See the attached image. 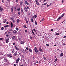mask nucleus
Here are the masks:
<instances>
[{
  "instance_id": "obj_33",
  "label": "nucleus",
  "mask_w": 66,
  "mask_h": 66,
  "mask_svg": "<svg viewBox=\"0 0 66 66\" xmlns=\"http://www.w3.org/2000/svg\"><path fill=\"white\" fill-rule=\"evenodd\" d=\"M1 30H4V28H3V27H2L1 28Z\"/></svg>"
},
{
  "instance_id": "obj_40",
  "label": "nucleus",
  "mask_w": 66,
  "mask_h": 66,
  "mask_svg": "<svg viewBox=\"0 0 66 66\" xmlns=\"http://www.w3.org/2000/svg\"><path fill=\"white\" fill-rule=\"evenodd\" d=\"M33 31H35V32H36V30H35V29H33Z\"/></svg>"
},
{
  "instance_id": "obj_47",
  "label": "nucleus",
  "mask_w": 66,
  "mask_h": 66,
  "mask_svg": "<svg viewBox=\"0 0 66 66\" xmlns=\"http://www.w3.org/2000/svg\"><path fill=\"white\" fill-rule=\"evenodd\" d=\"M13 45H15V43H13Z\"/></svg>"
},
{
  "instance_id": "obj_42",
  "label": "nucleus",
  "mask_w": 66,
  "mask_h": 66,
  "mask_svg": "<svg viewBox=\"0 0 66 66\" xmlns=\"http://www.w3.org/2000/svg\"><path fill=\"white\" fill-rule=\"evenodd\" d=\"M43 59L44 60H46V58L45 57H44Z\"/></svg>"
},
{
  "instance_id": "obj_6",
  "label": "nucleus",
  "mask_w": 66,
  "mask_h": 66,
  "mask_svg": "<svg viewBox=\"0 0 66 66\" xmlns=\"http://www.w3.org/2000/svg\"><path fill=\"white\" fill-rule=\"evenodd\" d=\"M4 60L5 61V62L6 63H8V62H9V61H8V60H7V59H6V58H4Z\"/></svg>"
},
{
  "instance_id": "obj_46",
  "label": "nucleus",
  "mask_w": 66,
  "mask_h": 66,
  "mask_svg": "<svg viewBox=\"0 0 66 66\" xmlns=\"http://www.w3.org/2000/svg\"><path fill=\"white\" fill-rule=\"evenodd\" d=\"M35 18H36V17H37V16H36V15H35Z\"/></svg>"
},
{
  "instance_id": "obj_11",
  "label": "nucleus",
  "mask_w": 66,
  "mask_h": 66,
  "mask_svg": "<svg viewBox=\"0 0 66 66\" xmlns=\"http://www.w3.org/2000/svg\"><path fill=\"white\" fill-rule=\"evenodd\" d=\"M24 9L25 12H27L28 10H27V7H25Z\"/></svg>"
},
{
  "instance_id": "obj_59",
  "label": "nucleus",
  "mask_w": 66,
  "mask_h": 66,
  "mask_svg": "<svg viewBox=\"0 0 66 66\" xmlns=\"http://www.w3.org/2000/svg\"><path fill=\"white\" fill-rule=\"evenodd\" d=\"M17 56H19V54H17Z\"/></svg>"
},
{
  "instance_id": "obj_27",
  "label": "nucleus",
  "mask_w": 66,
  "mask_h": 66,
  "mask_svg": "<svg viewBox=\"0 0 66 66\" xmlns=\"http://www.w3.org/2000/svg\"><path fill=\"white\" fill-rule=\"evenodd\" d=\"M16 10H17V11H19L20 10V8H18V9H16Z\"/></svg>"
},
{
  "instance_id": "obj_7",
  "label": "nucleus",
  "mask_w": 66,
  "mask_h": 66,
  "mask_svg": "<svg viewBox=\"0 0 66 66\" xmlns=\"http://www.w3.org/2000/svg\"><path fill=\"white\" fill-rule=\"evenodd\" d=\"M9 42V38H7L6 39V43H8Z\"/></svg>"
},
{
  "instance_id": "obj_64",
  "label": "nucleus",
  "mask_w": 66,
  "mask_h": 66,
  "mask_svg": "<svg viewBox=\"0 0 66 66\" xmlns=\"http://www.w3.org/2000/svg\"><path fill=\"white\" fill-rule=\"evenodd\" d=\"M7 33V32H5V34H6Z\"/></svg>"
},
{
  "instance_id": "obj_41",
  "label": "nucleus",
  "mask_w": 66,
  "mask_h": 66,
  "mask_svg": "<svg viewBox=\"0 0 66 66\" xmlns=\"http://www.w3.org/2000/svg\"><path fill=\"white\" fill-rule=\"evenodd\" d=\"M18 14H19V15H20V12L19 11L18 12Z\"/></svg>"
},
{
  "instance_id": "obj_35",
  "label": "nucleus",
  "mask_w": 66,
  "mask_h": 66,
  "mask_svg": "<svg viewBox=\"0 0 66 66\" xmlns=\"http://www.w3.org/2000/svg\"><path fill=\"white\" fill-rule=\"evenodd\" d=\"M33 37H31V36H30V38L31 39H32Z\"/></svg>"
},
{
  "instance_id": "obj_51",
  "label": "nucleus",
  "mask_w": 66,
  "mask_h": 66,
  "mask_svg": "<svg viewBox=\"0 0 66 66\" xmlns=\"http://www.w3.org/2000/svg\"><path fill=\"white\" fill-rule=\"evenodd\" d=\"M6 35L7 37H9V36H8V35L7 34Z\"/></svg>"
},
{
  "instance_id": "obj_23",
  "label": "nucleus",
  "mask_w": 66,
  "mask_h": 66,
  "mask_svg": "<svg viewBox=\"0 0 66 66\" xmlns=\"http://www.w3.org/2000/svg\"><path fill=\"white\" fill-rule=\"evenodd\" d=\"M13 24H12V22H11V28H13Z\"/></svg>"
},
{
  "instance_id": "obj_58",
  "label": "nucleus",
  "mask_w": 66,
  "mask_h": 66,
  "mask_svg": "<svg viewBox=\"0 0 66 66\" xmlns=\"http://www.w3.org/2000/svg\"><path fill=\"white\" fill-rule=\"evenodd\" d=\"M55 61L56 62V61H57V59H55Z\"/></svg>"
},
{
  "instance_id": "obj_16",
  "label": "nucleus",
  "mask_w": 66,
  "mask_h": 66,
  "mask_svg": "<svg viewBox=\"0 0 66 66\" xmlns=\"http://www.w3.org/2000/svg\"><path fill=\"white\" fill-rule=\"evenodd\" d=\"M23 27L24 28H26V29H27V27L26 26V25H24Z\"/></svg>"
},
{
  "instance_id": "obj_13",
  "label": "nucleus",
  "mask_w": 66,
  "mask_h": 66,
  "mask_svg": "<svg viewBox=\"0 0 66 66\" xmlns=\"http://www.w3.org/2000/svg\"><path fill=\"white\" fill-rule=\"evenodd\" d=\"M17 32V31H16L15 30H14L13 31V34H16Z\"/></svg>"
},
{
  "instance_id": "obj_54",
  "label": "nucleus",
  "mask_w": 66,
  "mask_h": 66,
  "mask_svg": "<svg viewBox=\"0 0 66 66\" xmlns=\"http://www.w3.org/2000/svg\"><path fill=\"white\" fill-rule=\"evenodd\" d=\"M32 34L34 35H35V34H34V32H32Z\"/></svg>"
},
{
  "instance_id": "obj_20",
  "label": "nucleus",
  "mask_w": 66,
  "mask_h": 66,
  "mask_svg": "<svg viewBox=\"0 0 66 66\" xmlns=\"http://www.w3.org/2000/svg\"><path fill=\"white\" fill-rule=\"evenodd\" d=\"M29 52H32V50H31V49L30 48L29 50Z\"/></svg>"
},
{
  "instance_id": "obj_17",
  "label": "nucleus",
  "mask_w": 66,
  "mask_h": 66,
  "mask_svg": "<svg viewBox=\"0 0 66 66\" xmlns=\"http://www.w3.org/2000/svg\"><path fill=\"white\" fill-rule=\"evenodd\" d=\"M12 21L13 22V23H15V20L13 18L12 19Z\"/></svg>"
},
{
  "instance_id": "obj_2",
  "label": "nucleus",
  "mask_w": 66,
  "mask_h": 66,
  "mask_svg": "<svg viewBox=\"0 0 66 66\" xmlns=\"http://www.w3.org/2000/svg\"><path fill=\"white\" fill-rule=\"evenodd\" d=\"M20 51L22 53H25V50L24 49L22 48L20 50Z\"/></svg>"
},
{
  "instance_id": "obj_56",
  "label": "nucleus",
  "mask_w": 66,
  "mask_h": 66,
  "mask_svg": "<svg viewBox=\"0 0 66 66\" xmlns=\"http://www.w3.org/2000/svg\"><path fill=\"white\" fill-rule=\"evenodd\" d=\"M14 66H16V64H14Z\"/></svg>"
},
{
  "instance_id": "obj_10",
  "label": "nucleus",
  "mask_w": 66,
  "mask_h": 66,
  "mask_svg": "<svg viewBox=\"0 0 66 66\" xmlns=\"http://www.w3.org/2000/svg\"><path fill=\"white\" fill-rule=\"evenodd\" d=\"M12 39L13 40H14L15 39V36H13V37L12 38Z\"/></svg>"
},
{
  "instance_id": "obj_26",
  "label": "nucleus",
  "mask_w": 66,
  "mask_h": 66,
  "mask_svg": "<svg viewBox=\"0 0 66 66\" xmlns=\"http://www.w3.org/2000/svg\"><path fill=\"white\" fill-rule=\"evenodd\" d=\"M64 15H65V13L63 14L61 16V17H63L64 16Z\"/></svg>"
},
{
  "instance_id": "obj_22",
  "label": "nucleus",
  "mask_w": 66,
  "mask_h": 66,
  "mask_svg": "<svg viewBox=\"0 0 66 66\" xmlns=\"http://www.w3.org/2000/svg\"><path fill=\"white\" fill-rule=\"evenodd\" d=\"M20 21V20L17 19V21L18 23H19V21Z\"/></svg>"
},
{
  "instance_id": "obj_53",
  "label": "nucleus",
  "mask_w": 66,
  "mask_h": 66,
  "mask_svg": "<svg viewBox=\"0 0 66 66\" xmlns=\"http://www.w3.org/2000/svg\"><path fill=\"white\" fill-rule=\"evenodd\" d=\"M62 3H63V2H64V1H63V0H62Z\"/></svg>"
},
{
  "instance_id": "obj_4",
  "label": "nucleus",
  "mask_w": 66,
  "mask_h": 66,
  "mask_svg": "<svg viewBox=\"0 0 66 66\" xmlns=\"http://www.w3.org/2000/svg\"><path fill=\"white\" fill-rule=\"evenodd\" d=\"M35 2L37 5H40V4H39V3L38 2V1H37V0H36Z\"/></svg>"
},
{
  "instance_id": "obj_34",
  "label": "nucleus",
  "mask_w": 66,
  "mask_h": 66,
  "mask_svg": "<svg viewBox=\"0 0 66 66\" xmlns=\"http://www.w3.org/2000/svg\"><path fill=\"white\" fill-rule=\"evenodd\" d=\"M3 55V54L2 53L0 52V55Z\"/></svg>"
},
{
  "instance_id": "obj_39",
  "label": "nucleus",
  "mask_w": 66,
  "mask_h": 66,
  "mask_svg": "<svg viewBox=\"0 0 66 66\" xmlns=\"http://www.w3.org/2000/svg\"><path fill=\"white\" fill-rule=\"evenodd\" d=\"M14 56H17V53H14Z\"/></svg>"
},
{
  "instance_id": "obj_15",
  "label": "nucleus",
  "mask_w": 66,
  "mask_h": 66,
  "mask_svg": "<svg viewBox=\"0 0 66 66\" xmlns=\"http://www.w3.org/2000/svg\"><path fill=\"white\" fill-rule=\"evenodd\" d=\"M20 43V44H24V42L23 41H21Z\"/></svg>"
},
{
  "instance_id": "obj_55",
  "label": "nucleus",
  "mask_w": 66,
  "mask_h": 66,
  "mask_svg": "<svg viewBox=\"0 0 66 66\" xmlns=\"http://www.w3.org/2000/svg\"><path fill=\"white\" fill-rule=\"evenodd\" d=\"M46 45L47 46H49V44H46Z\"/></svg>"
},
{
  "instance_id": "obj_43",
  "label": "nucleus",
  "mask_w": 66,
  "mask_h": 66,
  "mask_svg": "<svg viewBox=\"0 0 66 66\" xmlns=\"http://www.w3.org/2000/svg\"><path fill=\"white\" fill-rule=\"evenodd\" d=\"M25 32H26V33H27V32H28V31H27V30H25Z\"/></svg>"
},
{
  "instance_id": "obj_44",
  "label": "nucleus",
  "mask_w": 66,
  "mask_h": 66,
  "mask_svg": "<svg viewBox=\"0 0 66 66\" xmlns=\"http://www.w3.org/2000/svg\"><path fill=\"white\" fill-rule=\"evenodd\" d=\"M26 22L27 23H28V20H26Z\"/></svg>"
},
{
  "instance_id": "obj_38",
  "label": "nucleus",
  "mask_w": 66,
  "mask_h": 66,
  "mask_svg": "<svg viewBox=\"0 0 66 66\" xmlns=\"http://www.w3.org/2000/svg\"><path fill=\"white\" fill-rule=\"evenodd\" d=\"M21 8V11L22 12H22H23V10H22V8Z\"/></svg>"
},
{
  "instance_id": "obj_25",
  "label": "nucleus",
  "mask_w": 66,
  "mask_h": 66,
  "mask_svg": "<svg viewBox=\"0 0 66 66\" xmlns=\"http://www.w3.org/2000/svg\"><path fill=\"white\" fill-rule=\"evenodd\" d=\"M15 49L16 50H18V51L19 50V48L16 47V48Z\"/></svg>"
},
{
  "instance_id": "obj_49",
  "label": "nucleus",
  "mask_w": 66,
  "mask_h": 66,
  "mask_svg": "<svg viewBox=\"0 0 66 66\" xmlns=\"http://www.w3.org/2000/svg\"><path fill=\"white\" fill-rule=\"evenodd\" d=\"M51 31L52 32H53V29H52L51 30Z\"/></svg>"
},
{
  "instance_id": "obj_24",
  "label": "nucleus",
  "mask_w": 66,
  "mask_h": 66,
  "mask_svg": "<svg viewBox=\"0 0 66 66\" xmlns=\"http://www.w3.org/2000/svg\"><path fill=\"white\" fill-rule=\"evenodd\" d=\"M60 33H57L55 34V35H59Z\"/></svg>"
},
{
  "instance_id": "obj_12",
  "label": "nucleus",
  "mask_w": 66,
  "mask_h": 66,
  "mask_svg": "<svg viewBox=\"0 0 66 66\" xmlns=\"http://www.w3.org/2000/svg\"><path fill=\"white\" fill-rule=\"evenodd\" d=\"M25 4H27V5H29V3H28V2H27V1H26L25 2Z\"/></svg>"
},
{
  "instance_id": "obj_21",
  "label": "nucleus",
  "mask_w": 66,
  "mask_h": 66,
  "mask_svg": "<svg viewBox=\"0 0 66 66\" xmlns=\"http://www.w3.org/2000/svg\"><path fill=\"white\" fill-rule=\"evenodd\" d=\"M3 22H4V23H5V22H6V19H5V21H3Z\"/></svg>"
},
{
  "instance_id": "obj_60",
  "label": "nucleus",
  "mask_w": 66,
  "mask_h": 66,
  "mask_svg": "<svg viewBox=\"0 0 66 66\" xmlns=\"http://www.w3.org/2000/svg\"><path fill=\"white\" fill-rule=\"evenodd\" d=\"M31 31H32V33L33 32H34L33 31V30L32 29L31 30Z\"/></svg>"
},
{
  "instance_id": "obj_28",
  "label": "nucleus",
  "mask_w": 66,
  "mask_h": 66,
  "mask_svg": "<svg viewBox=\"0 0 66 66\" xmlns=\"http://www.w3.org/2000/svg\"><path fill=\"white\" fill-rule=\"evenodd\" d=\"M63 53H62L61 54H60V56H63Z\"/></svg>"
},
{
  "instance_id": "obj_32",
  "label": "nucleus",
  "mask_w": 66,
  "mask_h": 66,
  "mask_svg": "<svg viewBox=\"0 0 66 66\" xmlns=\"http://www.w3.org/2000/svg\"><path fill=\"white\" fill-rule=\"evenodd\" d=\"M15 29L16 30H17V31H18V30H19V29L17 27Z\"/></svg>"
},
{
  "instance_id": "obj_9",
  "label": "nucleus",
  "mask_w": 66,
  "mask_h": 66,
  "mask_svg": "<svg viewBox=\"0 0 66 66\" xmlns=\"http://www.w3.org/2000/svg\"><path fill=\"white\" fill-rule=\"evenodd\" d=\"M41 48H42V47H41V46H40L39 49V50L40 51V52H42V51L43 50V49H42Z\"/></svg>"
},
{
  "instance_id": "obj_19",
  "label": "nucleus",
  "mask_w": 66,
  "mask_h": 66,
  "mask_svg": "<svg viewBox=\"0 0 66 66\" xmlns=\"http://www.w3.org/2000/svg\"><path fill=\"white\" fill-rule=\"evenodd\" d=\"M11 10L12 12L13 13V7H11Z\"/></svg>"
},
{
  "instance_id": "obj_5",
  "label": "nucleus",
  "mask_w": 66,
  "mask_h": 66,
  "mask_svg": "<svg viewBox=\"0 0 66 66\" xmlns=\"http://www.w3.org/2000/svg\"><path fill=\"white\" fill-rule=\"evenodd\" d=\"M20 60V59L19 58H18L17 59H16V63H18Z\"/></svg>"
},
{
  "instance_id": "obj_18",
  "label": "nucleus",
  "mask_w": 66,
  "mask_h": 66,
  "mask_svg": "<svg viewBox=\"0 0 66 66\" xmlns=\"http://www.w3.org/2000/svg\"><path fill=\"white\" fill-rule=\"evenodd\" d=\"M20 4L21 6H22V2H20Z\"/></svg>"
},
{
  "instance_id": "obj_14",
  "label": "nucleus",
  "mask_w": 66,
  "mask_h": 66,
  "mask_svg": "<svg viewBox=\"0 0 66 66\" xmlns=\"http://www.w3.org/2000/svg\"><path fill=\"white\" fill-rule=\"evenodd\" d=\"M61 18V17H59V18L56 21H59V20H60V19Z\"/></svg>"
},
{
  "instance_id": "obj_1",
  "label": "nucleus",
  "mask_w": 66,
  "mask_h": 66,
  "mask_svg": "<svg viewBox=\"0 0 66 66\" xmlns=\"http://www.w3.org/2000/svg\"><path fill=\"white\" fill-rule=\"evenodd\" d=\"M12 54L9 53L6 56L7 57H9L11 58L12 57Z\"/></svg>"
},
{
  "instance_id": "obj_62",
  "label": "nucleus",
  "mask_w": 66,
  "mask_h": 66,
  "mask_svg": "<svg viewBox=\"0 0 66 66\" xmlns=\"http://www.w3.org/2000/svg\"><path fill=\"white\" fill-rule=\"evenodd\" d=\"M56 46V44H55L54 45V46Z\"/></svg>"
},
{
  "instance_id": "obj_8",
  "label": "nucleus",
  "mask_w": 66,
  "mask_h": 66,
  "mask_svg": "<svg viewBox=\"0 0 66 66\" xmlns=\"http://www.w3.org/2000/svg\"><path fill=\"white\" fill-rule=\"evenodd\" d=\"M3 10V9L2 7H0V12H2Z\"/></svg>"
},
{
  "instance_id": "obj_29",
  "label": "nucleus",
  "mask_w": 66,
  "mask_h": 66,
  "mask_svg": "<svg viewBox=\"0 0 66 66\" xmlns=\"http://www.w3.org/2000/svg\"><path fill=\"white\" fill-rule=\"evenodd\" d=\"M9 30L10 31H13V30L11 29H9Z\"/></svg>"
},
{
  "instance_id": "obj_63",
  "label": "nucleus",
  "mask_w": 66,
  "mask_h": 66,
  "mask_svg": "<svg viewBox=\"0 0 66 66\" xmlns=\"http://www.w3.org/2000/svg\"><path fill=\"white\" fill-rule=\"evenodd\" d=\"M34 64L35 65H36V63H34Z\"/></svg>"
},
{
  "instance_id": "obj_61",
  "label": "nucleus",
  "mask_w": 66,
  "mask_h": 66,
  "mask_svg": "<svg viewBox=\"0 0 66 66\" xmlns=\"http://www.w3.org/2000/svg\"><path fill=\"white\" fill-rule=\"evenodd\" d=\"M2 2L3 3H4V0H3L2 1Z\"/></svg>"
},
{
  "instance_id": "obj_30",
  "label": "nucleus",
  "mask_w": 66,
  "mask_h": 66,
  "mask_svg": "<svg viewBox=\"0 0 66 66\" xmlns=\"http://www.w3.org/2000/svg\"><path fill=\"white\" fill-rule=\"evenodd\" d=\"M31 20L32 22H33V18H31Z\"/></svg>"
},
{
  "instance_id": "obj_45",
  "label": "nucleus",
  "mask_w": 66,
  "mask_h": 66,
  "mask_svg": "<svg viewBox=\"0 0 66 66\" xmlns=\"http://www.w3.org/2000/svg\"><path fill=\"white\" fill-rule=\"evenodd\" d=\"M26 49L27 50H29V48H28V47H27L26 48Z\"/></svg>"
},
{
  "instance_id": "obj_50",
  "label": "nucleus",
  "mask_w": 66,
  "mask_h": 66,
  "mask_svg": "<svg viewBox=\"0 0 66 66\" xmlns=\"http://www.w3.org/2000/svg\"><path fill=\"white\" fill-rule=\"evenodd\" d=\"M14 50V49H13V51L12 50V53H14V52L13 51Z\"/></svg>"
},
{
  "instance_id": "obj_37",
  "label": "nucleus",
  "mask_w": 66,
  "mask_h": 66,
  "mask_svg": "<svg viewBox=\"0 0 66 66\" xmlns=\"http://www.w3.org/2000/svg\"><path fill=\"white\" fill-rule=\"evenodd\" d=\"M46 4H47V3H45L43 5H46Z\"/></svg>"
},
{
  "instance_id": "obj_3",
  "label": "nucleus",
  "mask_w": 66,
  "mask_h": 66,
  "mask_svg": "<svg viewBox=\"0 0 66 66\" xmlns=\"http://www.w3.org/2000/svg\"><path fill=\"white\" fill-rule=\"evenodd\" d=\"M34 50L35 52H36V53H37L38 52V49H37V48L36 47H35Z\"/></svg>"
},
{
  "instance_id": "obj_57",
  "label": "nucleus",
  "mask_w": 66,
  "mask_h": 66,
  "mask_svg": "<svg viewBox=\"0 0 66 66\" xmlns=\"http://www.w3.org/2000/svg\"><path fill=\"white\" fill-rule=\"evenodd\" d=\"M16 2H18V0H16Z\"/></svg>"
},
{
  "instance_id": "obj_52",
  "label": "nucleus",
  "mask_w": 66,
  "mask_h": 66,
  "mask_svg": "<svg viewBox=\"0 0 66 66\" xmlns=\"http://www.w3.org/2000/svg\"><path fill=\"white\" fill-rule=\"evenodd\" d=\"M6 23L7 24H9V22H7Z\"/></svg>"
},
{
  "instance_id": "obj_36",
  "label": "nucleus",
  "mask_w": 66,
  "mask_h": 66,
  "mask_svg": "<svg viewBox=\"0 0 66 66\" xmlns=\"http://www.w3.org/2000/svg\"><path fill=\"white\" fill-rule=\"evenodd\" d=\"M3 40V38H0V40Z\"/></svg>"
},
{
  "instance_id": "obj_48",
  "label": "nucleus",
  "mask_w": 66,
  "mask_h": 66,
  "mask_svg": "<svg viewBox=\"0 0 66 66\" xmlns=\"http://www.w3.org/2000/svg\"><path fill=\"white\" fill-rule=\"evenodd\" d=\"M6 27H9V25H6Z\"/></svg>"
},
{
  "instance_id": "obj_31",
  "label": "nucleus",
  "mask_w": 66,
  "mask_h": 66,
  "mask_svg": "<svg viewBox=\"0 0 66 66\" xmlns=\"http://www.w3.org/2000/svg\"><path fill=\"white\" fill-rule=\"evenodd\" d=\"M35 24H36V25H37V22L36 21H35Z\"/></svg>"
}]
</instances>
